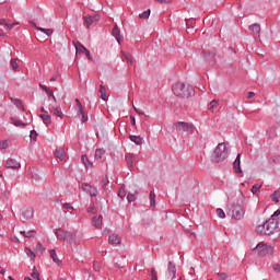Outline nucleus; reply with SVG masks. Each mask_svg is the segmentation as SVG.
<instances>
[{
    "mask_svg": "<svg viewBox=\"0 0 280 280\" xmlns=\"http://www.w3.org/2000/svg\"><path fill=\"white\" fill-rule=\"evenodd\" d=\"M128 192L126 191V188L124 187H120L119 190H118V198H120L121 200H124V198H126V195Z\"/></svg>",
    "mask_w": 280,
    "mask_h": 280,
    "instance_id": "ea45409f",
    "label": "nucleus"
},
{
    "mask_svg": "<svg viewBox=\"0 0 280 280\" xmlns=\"http://www.w3.org/2000/svg\"><path fill=\"white\" fill-rule=\"evenodd\" d=\"M249 32L259 35L261 34V25L259 23H254L252 25H249L248 27Z\"/></svg>",
    "mask_w": 280,
    "mask_h": 280,
    "instance_id": "6ab92c4d",
    "label": "nucleus"
},
{
    "mask_svg": "<svg viewBox=\"0 0 280 280\" xmlns=\"http://www.w3.org/2000/svg\"><path fill=\"white\" fill-rule=\"evenodd\" d=\"M127 200L128 202H135V200H137V197L135 196V194L128 192Z\"/></svg>",
    "mask_w": 280,
    "mask_h": 280,
    "instance_id": "49530a36",
    "label": "nucleus"
},
{
    "mask_svg": "<svg viewBox=\"0 0 280 280\" xmlns=\"http://www.w3.org/2000/svg\"><path fill=\"white\" fill-rule=\"evenodd\" d=\"M150 205L151 207H156V195L154 194V191L150 192Z\"/></svg>",
    "mask_w": 280,
    "mask_h": 280,
    "instance_id": "4c0bfd02",
    "label": "nucleus"
},
{
    "mask_svg": "<svg viewBox=\"0 0 280 280\" xmlns=\"http://www.w3.org/2000/svg\"><path fill=\"white\" fill-rule=\"evenodd\" d=\"M4 166L7 170H21V162H18L15 159H9Z\"/></svg>",
    "mask_w": 280,
    "mask_h": 280,
    "instance_id": "1a4fd4ad",
    "label": "nucleus"
},
{
    "mask_svg": "<svg viewBox=\"0 0 280 280\" xmlns=\"http://www.w3.org/2000/svg\"><path fill=\"white\" fill-rule=\"evenodd\" d=\"M83 23L85 25V27L90 28L93 25V18H91V15H85L83 16Z\"/></svg>",
    "mask_w": 280,
    "mask_h": 280,
    "instance_id": "c85d7f7f",
    "label": "nucleus"
},
{
    "mask_svg": "<svg viewBox=\"0 0 280 280\" xmlns=\"http://www.w3.org/2000/svg\"><path fill=\"white\" fill-rule=\"evenodd\" d=\"M151 13H152V11L150 9H148L139 14V19H142L145 21L147 19H150Z\"/></svg>",
    "mask_w": 280,
    "mask_h": 280,
    "instance_id": "72a5a7b5",
    "label": "nucleus"
},
{
    "mask_svg": "<svg viewBox=\"0 0 280 280\" xmlns=\"http://www.w3.org/2000/svg\"><path fill=\"white\" fill-rule=\"evenodd\" d=\"M35 250L36 253H39V255H43V253H45V246H43V243L38 242L35 246Z\"/></svg>",
    "mask_w": 280,
    "mask_h": 280,
    "instance_id": "e433bc0d",
    "label": "nucleus"
},
{
    "mask_svg": "<svg viewBox=\"0 0 280 280\" xmlns=\"http://www.w3.org/2000/svg\"><path fill=\"white\" fill-rule=\"evenodd\" d=\"M129 139H130V141H132V143H136V145H143V143L145 142L143 140V137H141V136H132V135H130Z\"/></svg>",
    "mask_w": 280,
    "mask_h": 280,
    "instance_id": "a211bd4d",
    "label": "nucleus"
},
{
    "mask_svg": "<svg viewBox=\"0 0 280 280\" xmlns=\"http://www.w3.org/2000/svg\"><path fill=\"white\" fill-rule=\"evenodd\" d=\"M30 138H31V143H36V139L38 138V132L36 130H31Z\"/></svg>",
    "mask_w": 280,
    "mask_h": 280,
    "instance_id": "c9c22d12",
    "label": "nucleus"
},
{
    "mask_svg": "<svg viewBox=\"0 0 280 280\" xmlns=\"http://www.w3.org/2000/svg\"><path fill=\"white\" fill-rule=\"evenodd\" d=\"M63 209H73V206H71L69 202H66L63 203Z\"/></svg>",
    "mask_w": 280,
    "mask_h": 280,
    "instance_id": "774afa93",
    "label": "nucleus"
},
{
    "mask_svg": "<svg viewBox=\"0 0 280 280\" xmlns=\"http://www.w3.org/2000/svg\"><path fill=\"white\" fill-rule=\"evenodd\" d=\"M256 232L258 235H275V233H279L277 231V218L270 217L262 225L256 228Z\"/></svg>",
    "mask_w": 280,
    "mask_h": 280,
    "instance_id": "f03ea898",
    "label": "nucleus"
},
{
    "mask_svg": "<svg viewBox=\"0 0 280 280\" xmlns=\"http://www.w3.org/2000/svg\"><path fill=\"white\" fill-rule=\"evenodd\" d=\"M79 117H81L82 124H86V121H89V116L86 114H83V115H81Z\"/></svg>",
    "mask_w": 280,
    "mask_h": 280,
    "instance_id": "4d7b16f0",
    "label": "nucleus"
},
{
    "mask_svg": "<svg viewBox=\"0 0 280 280\" xmlns=\"http://www.w3.org/2000/svg\"><path fill=\"white\" fill-rule=\"evenodd\" d=\"M10 119H11L13 126H16V128H26V126H27V124L22 122L20 119H16L14 117H11Z\"/></svg>",
    "mask_w": 280,
    "mask_h": 280,
    "instance_id": "a878e982",
    "label": "nucleus"
},
{
    "mask_svg": "<svg viewBox=\"0 0 280 280\" xmlns=\"http://www.w3.org/2000/svg\"><path fill=\"white\" fill-rule=\"evenodd\" d=\"M218 104L219 102L217 100H212L208 105L209 110H212V108H215Z\"/></svg>",
    "mask_w": 280,
    "mask_h": 280,
    "instance_id": "c03bdc74",
    "label": "nucleus"
},
{
    "mask_svg": "<svg viewBox=\"0 0 280 280\" xmlns=\"http://www.w3.org/2000/svg\"><path fill=\"white\" fill-rule=\"evenodd\" d=\"M279 215H280V209L276 210L271 215V218H279Z\"/></svg>",
    "mask_w": 280,
    "mask_h": 280,
    "instance_id": "338daca9",
    "label": "nucleus"
},
{
    "mask_svg": "<svg viewBox=\"0 0 280 280\" xmlns=\"http://www.w3.org/2000/svg\"><path fill=\"white\" fill-rule=\"evenodd\" d=\"M165 277L167 280L176 279V264L172 260L168 261Z\"/></svg>",
    "mask_w": 280,
    "mask_h": 280,
    "instance_id": "6e6552de",
    "label": "nucleus"
},
{
    "mask_svg": "<svg viewBox=\"0 0 280 280\" xmlns=\"http://www.w3.org/2000/svg\"><path fill=\"white\" fill-rule=\"evenodd\" d=\"M81 162L83 163V165H85L86 170H89V167H93V162L89 160V156L86 154L81 156Z\"/></svg>",
    "mask_w": 280,
    "mask_h": 280,
    "instance_id": "393cba45",
    "label": "nucleus"
},
{
    "mask_svg": "<svg viewBox=\"0 0 280 280\" xmlns=\"http://www.w3.org/2000/svg\"><path fill=\"white\" fill-rule=\"evenodd\" d=\"M261 191V184H255L253 187H252V194L254 196H259Z\"/></svg>",
    "mask_w": 280,
    "mask_h": 280,
    "instance_id": "c756f323",
    "label": "nucleus"
},
{
    "mask_svg": "<svg viewBox=\"0 0 280 280\" xmlns=\"http://www.w3.org/2000/svg\"><path fill=\"white\" fill-rule=\"evenodd\" d=\"M202 55L205 60H208V62H211V60L215 59L217 52L214 50L212 51L202 50Z\"/></svg>",
    "mask_w": 280,
    "mask_h": 280,
    "instance_id": "dca6fc26",
    "label": "nucleus"
},
{
    "mask_svg": "<svg viewBox=\"0 0 280 280\" xmlns=\"http://www.w3.org/2000/svg\"><path fill=\"white\" fill-rule=\"evenodd\" d=\"M125 161L127 163L128 170H130V172H132L135 170V156L132 155V153L126 154Z\"/></svg>",
    "mask_w": 280,
    "mask_h": 280,
    "instance_id": "f8f14e48",
    "label": "nucleus"
},
{
    "mask_svg": "<svg viewBox=\"0 0 280 280\" xmlns=\"http://www.w3.org/2000/svg\"><path fill=\"white\" fill-rule=\"evenodd\" d=\"M172 91L176 97L182 98H189L192 95H196V90H194L192 85H189L188 83L177 82L173 84Z\"/></svg>",
    "mask_w": 280,
    "mask_h": 280,
    "instance_id": "f257e3e1",
    "label": "nucleus"
},
{
    "mask_svg": "<svg viewBox=\"0 0 280 280\" xmlns=\"http://www.w3.org/2000/svg\"><path fill=\"white\" fill-rule=\"evenodd\" d=\"M269 163L271 165H280V155H275L270 158Z\"/></svg>",
    "mask_w": 280,
    "mask_h": 280,
    "instance_id": "f704fd0d",
    "label": "nucleus"
},
{
    "mask_svg": "<svg viewBox=\"0 0 280 280\" xmlns=\"http://www.w3.org/2000/svg\"><path fill=\"white\" fill-rule=\"evenodd\" d=\"M279 197H280V190H275L271 195L270 198L272 202H279Z\"/></svg>",
    "mask_w": 280,
    "mask_h": 280,
    "instance_id": "473e14b6",
    "label": "nucleus"
},
{
    "mask_svg": "<svg viewBox=\"0 0 280 280\" xmlns=\"http://www.w3.org/2000/svg\"><path fill=\"white\" fill-rule=\"evenodd\" d=\"M91 19L95 23V22L100 21V14H93V15H91Z\"/></svg>",
    "mask_w": 280,
    "mask_h": 280,
    "instance_id": "e2e57ef3",
    "label": "nucleus"
},
{
    "mask_svg": "<svg viewBox=\"0 0 280 280\" xmlns=\"http://www.w3.org/2000/svg\"><path fill=\"white\" fill-rule=\"evenodd\" d=\"M276 226H277V231H280V217L276 218Z\"/></svg>",
    "mask_w": 280,
    "mask_h": 280,
    "instance_id": "69168bd1",
    "label": "nucleus"
},
{
    "mask_svg": "<svg viewBox=\"0 0 280 280\" xmlns=\"http://www.w3.org/2000/svg\"><path fill=\"white\" fill-rule=\"evenodd\" d=\"M52 110L55 112V115L57 117H60V119H62L65 117V114H62V112L60 109H58V107L52 106Z\"/></svg>",
    "mask_w": 280,
    "mask_h": 280,
    "instance_id": "37998d69",
    "label": "nucleus"
},
{
    "mask_svg": "<svg viewBox=\"0 0 280 280\" xmlns=\"http://www.w3.org/2000/svg\"><path fill=\"white\" fill-rule=\"evenodd\" d=\"M32 279L34 280H40V273L39 272H32L31 273Z\"/></svg>",
    "mask_w": 280,
    "mask_h": 280,
    "instance_id": "5fc2aeb1",
    "label": "nucleus"
},
{
    "mask_svg": "<svg viewBox=\"0 0 280 280\" xmlns=\"http://www.w3.org/2000/svg\"><path fill=\"white\" fill-rule=\"evenodd\" d=\"M173 128L177 130V132H194V124L186 121H177L173 124Z\"/></svg>",
    "mask_w": 280,
    "mask_h": 280,
    "instance_id": "0eeeda50",
    "label": "nucleus"
},
{
    "mask_svg": "<svg viewBox=\"0 0 280 280\" xmlns=\"http://www.w3.org/2000/svg\"><path fill=\"white\" fill-rule=\"evenodd\" d=\"M24 220H32L34 218V208L28 207L22 212Z\"/></svg>",
    "mask_w": 280,
    "mask_h": 280,
    "instance_id": "2eb2a0df",
    "label": "nucleus"
},
{
    "mask_svg": "<svg viewBox=\"0 0 280 280\" xmlns=\"http://www.w3.org/2000/svg\"><path fill=\"white\" fill-rule=\"evenodd\" d=\"M212 158L214 163H222L223 161H226V159H229V148H226V143H219L213 151Z\"/></svg>",
    "mask_w": 280,
    "mask_h": 280,
    "instance_id": "7ed1b4c3",
    "label": "nucleus"
},
{
    "mask_svg": "<svg viewBox=\"0 0 280 280\" xmlns=\"http://www.w3.org/2000/svg\"><path fill=\"white\" fill-rule=\"evenodd\" d=\"M133 109H135V113H137V115H140V116L145 115V113H143V110H141V109L135 107V106H133Z\"/></svg>",
    "mask_w": 280,
    "mask_h": 280,
    "instance_id": "680f3d73",
    "label": "nucleus"
},
{
    "mask_svg": "<svg viewBox=\"0 0 280 280\" xmlns=\"http://www.w3.org/2000/svg\"><path fill=\"white\" fill-rule=\"evenodd\" d=\"M241 163H242V153H238L236 155V159L233 162V170H234L235 174H242Z\"/></svg>",
    "mask_w": 280,
    "mask_h": 280,
    "instance_id": "9b49d317",
    "label": "nucleus"
},
{
    "mask_svg": "<svg viewBox=\"0 0 280 280\" xmlns=\"http://www.w3.org/2000/svg\"><path fill=\"white\" fill-rule=\"evenodd\" d=\"M95 209H96L95 203H92V206L88 208V213H93V214L97 213Z\"/></svg>",
    "mask_w": 280,
    "mask_h": 280,
    "instance_id": "603ef678",
    "label": "nucleus"
},
{
    "mask_svg": "<svg viewBox=\"0 0 280 280\" xmlns=\"http://www.w3.org/2000/svg\"><path fill=\"white\" fill-rule=\"evenodd\" d=\"M226 214L233 220H242L244 218V206L240 203H229Z\"/></svg>",
    "mask_w": 280,
    "mask_h": 280,
    "instance_id": "39448f33",
    "label": "nucleus"
},
{
    "mask_svg": "<svg viewBox=\"0 0 280 280\" xmlns=\"http://www.w3.org/2000/svg\"><path fill=\"white\" fill-rule=\"evenodd\" d=\"M84 114H86V110H84V107H79V112L77 113L78 117Z\"/></svg>",
    "mask_w": 280,
    "mask_h": 280,
    "instance_id": "bf43d9fd",
    "label": "nucleus"
},
{
    "mask_svg": "<svg viewBox=\"0 0 280 280\" xmlns=\"http://www.w3.org/2000/svg\"><path fill=\"white\" fill-rule=\"evenodd\" d=\"M98 95L103 102H108V96L106 95V86L100 85Z\"/></svg>",
    "mask_w": 280,
    "mask_h": 280,
    "instance_id": "4be33fe9",
    "label": "nucleus"
},
{
    "mask_svg": "<svg viewBox=\"0 0 280 280\" xmlns=\"http://www.w3.org/2000/svg\"><path fill=\"white\" fill-rule=\"evenodd\" d=\"M130 124L131 126H137V119L135 118L133 115H130Z\"/></svg>",
    "mask_w": 280,
    "mask_h": 280,
    "instance_id": "052dcab7",
    "label": "nucleus"
},
{
    "mask_svg": "<svg viewBox=\"0 0 280 280\" xmlns=\"http://www.w3.org/2000/svg\"><path fill=\"white\" fill-rule=\"evenodd\" d=\"M36 234H37L36 230H30L26 232V238L32 240V238L36 237Z\"/></svg>",
    "mask_w": 280,
    "mask_h": 280,
    "instance_id": "a19ab883",
    "label": "nucleus"
},
{
    "mask_svg": "<svg viewBox=\"0 0 280 280\" xmlns=\"http://www.w3.org/2000/svg\"><path fill=\"white\" fill-rule=\"evenodd\" d=\"M112 36L116 38L118 45H121L124 43V36H121V31L119 30V26L115 25L112 30Z\"/></svg>",
    "mask_w": 280,
    "mask_h": 280,
    "instance_id": "9d476101",
    "label": "nucleus"
},
{
    "mask_svg": "<svg viewBox=\"0 0 280 280\" xmlns=\"http://www.w3.org/2000/svg\"><path fill=\"white\" fill-rule=\"evenodd\" d=\"M82 189H83V191H86V194H90V196L92 198L97 196V190L94 189V191H93V186H91L90 184L84 183L82 185Z\"/></svg>",
    "mask_w": 280,
    "mask_h": 280,
    "instance_id": "4468645a",
    "label": "nucleus"
},
{
    "mask_svg": "<svg viewBox=\"0 0 280 280\" xmlns=\"http://www.w3.org/2000/svg\"><path fill=\"white\" fill-rule=\"evenodd\" d=\"M58 78H60V73L56 72V73L52 74V77L50 78V82H56V80H58Z\"/></svg>",
    "mask_w": 280,
    "mask_h": 280,
    "instance_id": "13d9d810",
    "label": "nucleus"
},
{
    "mask_svg": "<svg viewBox=\"0 0 280 280\" xmlns=\"http://www.w3.org/2000/svg\"><path fill=\"white\" fill-rule=\"evenodd\" d=\"M108 242H109V244L115 246L117 244H121V238L119 237V235L112 234V235H109Z\"/></svg>",
    "mask_w": 280,
    "mask_h": 280,
    "instance_id": "412c9836",
    "label": "nucleus"
},
{
    "mask_svg": "<svg viewBox=\"0 0 280 280\" xmlns=\"http://www.w3.org/2000/svg\"><path fill=\"white\" fill-rule=\"evenodd\" d=\"M151 280H159V276L154 267L151 269Z\"/></svg>",
    "mask_w": 280,
    "mask_h": 280,
    "instance_id": "a18cd8bd",
    "label": "nucleus"
},
{
    "mask_svg": "<svg viewBox=\"0 0 280 280\" xmlns=\"http://www.w3.org/2000/svg\"><path fill=\"white\" fill-rule=\"evenodd\" d=\"M272 268H273L275 272H280V264H275L272 266Z\"/></svg>",
    "mask_w": 280,
    "mask_h": 280,
    "instance_id": "0e129e2a",
    "label": "nucleus"
},
{
    "mask_svg": "<svg viewBox=\"0 0 280 280\" xmlns=\"http://www.w3.org/2000/svg\"><path fill=\"white\" fill-rule=\"evenodd\" d=\"M24 252L26 253L27 257L31 258L32 261H36V254L32 252V248L25 247Z\"/></svg>",
    "mask_w": 280,
    "mask_h": 280,
    "instance_id": "2f4dec72",
    "label": "nucleus"
},
{
    "mask_svg": "<svg viewBox=\"0 0 280 280\" xmlns=\"http://www.w3.org/2000/svg\"><path fill=\"white\" fill-rule=\"evenodd\" d=\"M42 91H45L48 94V97H54V90L49 89L47 85L39 83Z\"/></svg>",
    "mask_w": 280,
    "mask_h": 280,
    "instance_id": "7c9ffc66",
    "label": "nucleus"
},
{
    "mask_svg": "<svg viewBox=\"0 0 280 280\" xmlns=\"http://www.w3.org/2000/svg\"><path fill=\"white\" fill-rule=\"evenodd\" d=\"M104 154H106V150L96 149L94 158L96 159V161H102V156H104Z\"/></svg>",
    "mask_w": 280,
    "mask_h": 280,
    "instance_id": "bb28decb",
    "label": "nucleus"
},
{
    "mask_svg": "<svg viewBox=\"0 0 280 280\" xmlns=\"http://www.w3.org/2000/svg\"><path fill=\"white\" fill-rule=\"evenodd\" d=\"M73 45L75 47L77 54H85L88 51L85 46L82 45V43H80V42H73Z\"/></svg>",
    "mask_w": 280,
    "mask_h": 280,
    "instance_id": "aec40b11",
    "label": "nucleus"
},
{
    "mask_svg": "<svg viewBox=\"0 0 280 280\" xmlns=\"http://www.w3.org/2000/svg\"><path fill=\"white\" fill-rule=\"evenodd\" d=\"M8 148V140L0 141V150H5Z\"/></svg>",
    "mask_w": 280,
    "mask_h": 280,
    "instance_id": "3c124183",
    "label": "nucleus"
},
{
    "mask_svg": "<svg viewBox=\"0 0 280 280\" xmlns=\"http://www.w3.org/2000/svg\"><path fill=\"white\" fill-rule=\"evenodd\" d=\"M253 253H258V257H266L267 255H272L275 253V247L258 243L256 247L253 248Z\"/></svg>",
    "mask_w": 280,
    "mask_h": 280,
    "instance_id": "423d86ee",
    "label": "nucleus"
},
{
    "mask_svg": "<svg viewBox=\"0 0 280 280\" xmlns=\"http://www.w3.org/2000/svg\"><path fill=\"white\" fill-rule=\"evenodd\" d=\"M28 23H30V25H32V27H33L34 30H37V32H38V30H40V26H38V24H36V22L30 20Z\"/></svg>",
    "mask_w": 280,
    "mask_h": 280,
    "instance_id": "864d4df0",
    "label": "nucleus"
},
{
    "mask_svg": "<svg viewBox=\"0 0 280 280\" xmlns=\"http://www.w3.org/2000/svg\"><path fill=\"white\" fill-rule=\"evenodd\" d=\"M54 156L56 159H59V161H67V152H65V149L58 148L54 152Z\"/></svg>",
    "mask_w": 280,
    "mask_h": 280,
    "instance_id": "ddd939ff",
    "label": "nucleus"
},
{
    "mask_svg": "<svg viewBox=\"0 0 280 280\" xmlns=\"http://www.w3.org/2000/svg\"><path fill=\"white\" fill-rule=\"evenodd\" d=\"M93 269L95 272H100V270H102V265L98 261H94Z\"/></svg>",
    "mask_w": 280,
    "mask_h": 280,
    "instance_id": "de8ad7c7",
    "label": "nucleus"
},
{
    "mask_svg": "<svg viewBox=\"0 0 280 280\" xmlns=\"http://www.w3.org/2000/svg\"><path fill=\"white\" fill-rule=\"evenodd\" d=\"M102 183H103V189L106 191V187H108V183H110V182L108 180V176H105V177L103 178Z\"/></svg>",
    "mask_w": 280,
    "mask_h": 280,
    "instance_id": "8fccbe9b",
    "label": "nucleus"
},
{
    "mask_svg": "<svg viewBox=\"0 0 280 280\" xmlns=\"http://www.w3.org/2000/svg\"><path fill=\"white\" fill-rule=\"evenodd\" d=\"M49 255H50L52 261L55 264H57V266H60V264H62V261L60 259H58V254H56V249H50Z\"/></svg>",
    "mask_w": 280,
    "mask_h": 280,
    "instance_id": "b1692460",
    "label": "nucleus"
},
{
    "mask_svg": "<svg viewBox=\"0 0 280 280\" xmlns=\"http://www.w3.org/2000/svg\"><path fill=\"white\" fill-rule=\"evenodd\" d=\"M217 215H218V218H221V220H224V218H226V213L224 212V210L222 208L217 209Z\"/></svg>",
    "mask_w": 280,
    "mask_h": 280,
    "instance_id": "79ce46f5",
    "label": "nucleus"
},
{
    "mask_svg": "<svg viewBox=\"0 0 280 280\" xmlns=\"http://www.w3.org/2000/svg\"><path fill=\"white\" fill-rule=\"evenodd\" d=\"M39 119H42L44 124H46V126H49V124H51V115L40 114Z\"/></svg>",
    "mask_w": 280,
    "mask_h": 280,
    "instance_id": "cd10ccee",
    "label": "nucleus"
},
{
    "mask_svg": "<svg viewBox=\"0 0 280 280\" xmlns=\"http://www.w3.org/2000/svg\"><path fill=\"white\" fill-rule=\"evenodd\" d=\"M11 67L13 71H16V69H19V62H16V59H11Z\"/></svg>",
    "mask_w": 280,
    "mask_h": 280,
    "instance_id": "09e8293b",
    "label": "nucleus"
},
{
    "mask_svg": "<svg viewBox=\"0 0 280 280\" xmlns=\"http://www.w3.org/2000/svg\"><path fill=\"white\" fill-rule=\"evenodd\" d=\"M55 235L57 240H60L61 242H67V244H75V235H78V232H69L62 228H59L56 230Z\"/></svg>",
    "mask_w": 280,
    "mask_h": 280,
    "instance_id": "20e7f679",
    "label": "nucleus"
},
{
    "mask_svg": "<svg viewBox=\"0 0 280 280\" xmlns=\"http://www.w3.org/2000/svg\"><path fill=\"white\" fill-rule=\"evenodd\" d=\"M10 102H12V104H14V106H16V108H19V110H25L23 101H21L20 98H14V97L10 96Z\"/></svg>",
    "mask_w": 280,
    "mask_h": 280,
    "instance_id": "f3484780",
    "label": "nucleus"
},
{
    "mask_svg": "<svg viewBox=\"0 0 280 280\" xmlns=\"http://www.w3.org/2000/svg\"><path fill=\"white\" fill-rule=\"evenodd\" d=\"M102 220H104V217H102V214H100L98 217H93L92 218L93 226H95L96 229H100V226H102Z\"/></svg>",
    "mask_w": 280,
    "mask_h": 280,
    "instance_id": "5701e85b",
    "label": "nucleus"
},
{
    "mask_svg": "<svg viewBox=\"0 0 280 280\" xmlns=\"http://www.w3.org/2000/svg\"><path fill=\"white\" fill-rule=\"evenodd\" d=\"M217 277H220L223 280L229 279V275L226 272H219V273H217Z\"/></svg>",
    "mask_w": 280,
    "mask_h": 280,
    "instance_id": "6e6d98bb",
    "label": "nucleus"
},
{
    "mask_svg": "<svg viewBox=\"0 0 280 280\" xmlns=\"http://www.w3.org/2000/svg\"><path fill=\"white\" fill-rule=\"evenodd\" d=\"M38 32H42L43 34H46V36H51V34H54V30H51V28L40 27V28H38Z\"/></svg>",
    "mask_w": 280,
    "mask_h": 280,
    "instance_id": "58836bf2",
    "label": "nucleus"
}]
</instances>
